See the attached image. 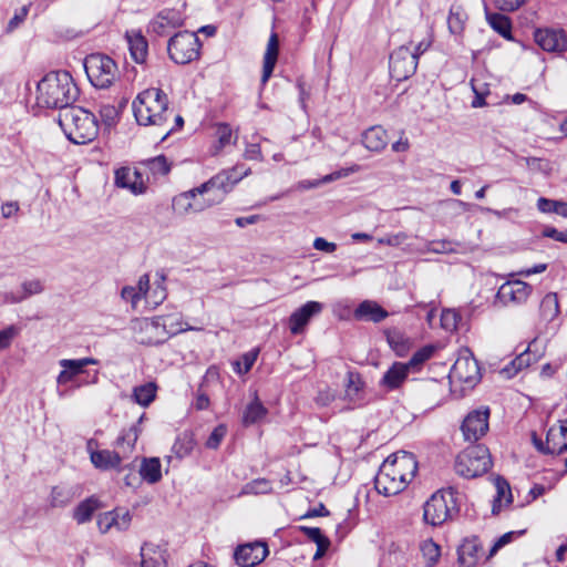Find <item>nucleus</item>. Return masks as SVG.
I'll use <instances>...</instances> for the list:
<instances>
[{
  "instance_id": "f257e3e1",
  "label": "nucleus",
  "mask_w": 567,
  "mask_h": 567,
  "mask_svg": "<svg viewBox=\"0 0 567 567\" xmlns=\"http://www.w3.org/2000/svg\"><path fill=\"white\" fill-rule=\"evenodd\" d=\"M80 90L72 73H44L35 81V107L62 111L76 102Z\"/></svg>"
},
{
  "instance_id": "f03ea898",
  "label": "nucleus",
  "mask_w": 567,
  "mask_h": 567,
  "mask_svg": "<svg viewBox=\"0 0 567 567\" xmlns=\"http://www.w3.org/2000/svg\"><path fill=\"white\" fill-rule=\"evenodd\" d=\"M56 122L73 144H87L99 134L95 115L74 103L58 113Z\"/></svg>"
},
{
  "instance_id": "7ed1b4c3",
  "label": "nucleus",
  "mask_w": 567,
  "mask_h": 567,
  "mask_svg": "<svg viewBox=\"0 0 567 567\" xmlns=\"http://www.w3.org/2000/svg\"><path fill=\"white\" fill-rule=\"evenodd\" d=\"M134 116L140 125L164 127L173 114L168 110V97L158 87H150L141 92L133 102Z\"/></svg>"
},
{
  "instance_id": "20e7f679",
  "label": "nucleus",
  "mask_w": 567,
  "mask_h": 567,
  "mask_svg": "<svg viewBox=\"0 0 567 567\" xmlns=\"http://www.w3.org/2000/svg\"><path fill=\"white\" fill-rule=\"evenodd\" d=\"M488 449L483 444L471 445L462 451L455 460V472L465 478H475L492 467Z\"/></svg>"
},
{
  "instance_id": "39448f33",
  "label": "nucleus",
  "mask_w": 567,
  "mask_h": 567,
  "mask_svg": "<svg viewBox=\"0 0 567 567\" xmlns=\"http://www.w3.org/2000/svg\"><path fill=\"white\" fill-rule=\"evenodd\" d=\"M182 322L171 315L157 316L152 320L145 319L141 323V331L146 337L141 338L140 342L147 346H158L164 343L172 336L185 331Z\"/></svg>"
},
{
  "instance_id": "423d86ee",
  "label": "nucleus",
  "mask_w": 567,
  "mask_h": 567,
  "mask_svg": "<svg viewBox=\"0 0 567 567\" xmlns=\"http://www.w3.org/2000/svg\"><path fill=\"white\" fill-rule=\"evenodd\" d=\"M456 494L453 491L436 492L423 506V518L426 524L437 526L458 514Z\"/></svg>"
},
{
  "instance_id": "0eeeda50",
  "label": "nucleus",
  "mask_w": 567,
  "mask_h": 567,
  "mask_svg": "<svg viewBox=\"0 0 567 567\" xmlns=\"http://www.w3.org/2000/svg\"><path fill=\"white\" fill-rule=\"evenodd\" d=\"M202 43L195 32L182 31L173 35L167 43L169 58L176 64H187L199 56Z\"/></svg>"
},
{
  "instance_id": "6e6552de",
  "label": "nucleus",
  "mask_w": 567,
  "mask_h": 567,
  "mask_svg": "<svg viewBox=\"0 0 567 567\" xmlns=\"http://www.w3.org/2000/svg\"><path fill=\"white\" fill-rule=\"evenodd\" d=\"M243 167L244 164H236L229 169H223L210 177L207 182L196 187V190L202 196L208 194L210 190H216L217 194H215V196H223L224 199L225 196L233 190L236 184L251 173L250 168H246L240 174H236L237 171Z\"/></svg>"
},
{
  "instance_id": "1a4fd4ad",
  "label": "nucleus",
  "mask_w": 567,
  "mask_h": 567,
  "mask_svg": "<svg viewBox=\"0 0 567 567\" xmlns=\"http://www.w3.org/2000/svg\"><path fill=\"white\" fill-rule=\"evenodd\" d=\"M374 487L379 494L391 496L399 494L406 486L400 478L398 471L394 468L393 462H390L386 458L374 477Z\"/></svg>"
},
{
  "instance_id": "9d476101",
  "label": "nucleus",
  "mask_w": 567,
  "mask_h": 567,
  "mask_svg": "<svg viewBox=\"0 0 567 567\" xmlns=\"http://www.w3.org/2000/svg\"><path fill=\"white\" fill-rule=\"evenodd\" d=\"M489 410H474L464 419L461 430L464 439L470 442L478 441L488 430Z\"/></svg>"
},
{
  "instance_id": "9b49d317",
  "label": "nucleus",
  "mask_w": 567,
  "mask_h": 567,
  "mask_svg": "<svg viewBox=\"0 0 567 567\" xmlns=\"http://www.w3.org/2000/svg\"><path fill=\"white\" fill-rule=\"evenodd\" d=\"M532 292V286L520 281H507L503 284L497 293H496V302H501L504 306L507 305H520L527 300Z\"/></svg>"
},
{
  "instance_id": "f8f14e48",
  "label": "nucleus",
  "mask_w": 567,
  "mask_h": 567,
  "mask_svg": "<svg viewBox=\"0 0 567 567\" xmlns=\"http://www.w3.org/2000/svg\"><path fill=\"white\" fill-rule=\"evenodd\" d=\"M269 550L265 543L255 542L240 545L234 553V558L240 567H255L265 560Z\"/></svg>"
},
{
  "instance_id": "ddd939ff",
  "label": "nucleus",
  "mask_w": 567,
  "mask_h": 567,
  "mask_svg": "<svg viewBox=\"0 0 567 567\" xmlns=\"http://www.w3.org/2000/svg\"><path fill=\"white\" fill-rule=\"evenodd\" d=\"M323 305L318 301H308L295 310L289 317V329L292 334H299L312 317L319 315Z\"/></svg>"
},
{
  "instance_id": "4468645a",
  "label": "nucleus",
  "mask_w": 567,
  "mask_h": 567,
  "mask_svg": "<svg viewBox=\"0 0 567 567\" xmlns=\"http://www.w3.org/2000/svg\"><path fill=\"white\" fill-rule=\"evenodd\" d=\"M184 14L178 9H164L150 23V29L157 35H166L171 29L182 27Z\"/></svg>"
},
{
  "instance_id": "2eb2a0df",
  "label": "nucleus",
  "mask_w": 567,
  "mask_h": 567,
  "mask_svg": "<svg viewBox=\"0 0 567 567\" xmlns=\"http://www.w3.org/2000/svg\"><path fill=\"white\" fill-rule=\"evenodd\" d=\"M535 42L548 52H561L567 47V37L563 30L538 29L535 32Z\"/></svg>"
},
{
  "instance_id": "dca6fc26",
  "label": "nucleus",
  "mask_w": 567,
  "mask_h": 567,
  "mask_svg": "<svg viewBox=\"0 0 567 567\" xmlns=\"http://www.w3.org/2000/svg\"><path fill=\"white\" fill-rule=\"evenodd\" d=\"M114 182L117 187L126 188L134 195L145 193L146 185L143 181L142 174L128 167H120L115 171Z\"/></svg>"
},
{
  "instance_id": "f3484780",
  "label": "nucleus",
  "mask_w": 567,
  "mask_h": 567,
  "mask_svg": "<svg viewBox=\"0 0 567 567\" xmlns=\"http://www.w3.org/2000/svg\"><path fill=\"white\" fill-rule=\"evenodd\" d=\"M393 462L394 468L398 471L400 478L405 486L413 480L417 471V462L412 453L400 451L388 457Z\"/></svg>"
},
{
  "instance_id": "a211bd4d",
  "label": "nucleus",
  "mask_w": 567,
  "mask_h": 567,
  "mask_svg": "<svg viewBox=\"0 0 567 567\" xmlns=\"http://www.w3.org/2000/svg\"><path fill=\"white\" fill-rule=\"evenodd\" d=\"M97 361L93 358H82V359H62L59 361V364L63 368V370L59 373L56 378L58 384H66L73 380L74 377L81 374L84 371V368L90 364H96Z\"/></svg>"
},
{
  "instance_id": "6ab92c4d",
  "label": "nucleus",
  "mask_w": 567,
  "mask_h": 567,
  "mask_svg": "<svg viewBox=\"0 0 567 567\" xmlns=\"http://www.w3.org/2000/svg\"><path fill=\"white\" fill-rule=\"evenodd\" d=\"M417 53L409 47L402 45L394 50L389 60L391 71H416Z\"/></svg>"
},
{
  "instance_id": "aec40b11",
  "label": "nucleus",
  "mask_w": 567,
  "mask_h": 567,
  "mask_svg": "<svg viewBox=\"0 0 567 567\" xmlns=\"http://www.w3.org/2000/svg\"><path fill=\"white\" fill-rule=\"evenodd\" d=\"M353 317L360 321L379 323L389 317V312L374 300H363L354 309Z\"/></svg>"
},
{
  "instance_id": "412c9836",
  "label": "nucleus",
  "mask_w": 567,
  "mask_h": 567,
  "mask_svg": "<svg viewBox=\"0 0 567 567\" xmlns=\"http://www.w3.org/2000/svg\"><path fill=\"white\" fill-rule=\"evenodd\" d=\"M115 451L110 450H99L91 452V462L92 464L100 470L107 471L111 468H116L122 460L127 455L123 454V449H117L115 446Z\"/></svg>"
},
{
  "instance_id": "4be33fe9",
  "label": "nucleus",
  "mask_w": 567,
  "mask_h": 567,
  "mask_svg": "<svg viewBox=\"0 0 567 567\" xmlns=\"http://www.w3.org/2000/svg\"><path fill=\"white\" fill-rule=\"evenodd\" d=\"M410 371L408 365L403 362H394L383 374L380 380V386L386 389L388 391H393L399 389L403 382L406 380Z\"/></svg>"
},
{
  "instance_id": "5701e85b",
  "label": "nucleus",
  "mask_w": 567,
  "mask_h": 567,
  "mask_svg": "<svg viewBox=\"0 0 567 567\" xmlns=\"http://www.w3.org/2000/svg\"><path fill=\"white\" fill-rule=\"evenodd\" d=\"M482 551V544L478 537L465 538L457 549L458 563L464 567H473Z\"/></svg>"
},
{
  "instance_id": "b1692460",
  "label": "nucleus",
  "mask_w": 567,
  "mask_h": 567,
  "mask_svg": "<svg viewBox=\"0 0 567 567\" xmlns=\"http://www.w3.org/2000/svg\"><path fill=\"white\" fill-rule=\"evenodd\" d=\"M362 144L371 152H381L388 145L386 131L380 125L368 128L362 134Z\"/></svg>"
},
{
  "instance_id": "393cba45",
  "label": "nucleus",
  "mask_w": 567,
  "mask_h": 567,
  "mask_svg": "<svg viewBox=\"0 0 567 567\" xmlns=\"http://www.w3.org/2000/svg\"><path fill=\"white\" fill-rule=\"evenodd\" d=\"M546 440L553 455H560L567 452V421L560 422L559 427H550L547 431Z\"/></svg>"
},
{
  "instance_id": "a878e982",
  "label": "nucleus",
  "mask_w": 567,
  "mask_h": 567,
  "mask_svg": "<svg viewBox=\"0 0 567 567\" xmlns=\"http://www.w3.org/2000/svg\"><path fill=\"white\" fill-rule=\"evenodd\" d=\"M142 567H166L165 551L156 545L145 544L141 549Z\"/></svg>"
},
{
  "instance_id": "bb28decb",
  "label": "nucleus",
  "mask_w": 567,
  "mask_h": 567,
  "mask_svg": "<svg viewBox=\"0 0 567 567\" xmlns=\"http://www.w3.org/2000/svg\"><path fill=\"white\" fill-rule=\"evenodd\" d=\"M130 520V513L125 511L123 513V522H118V511L115 509L100 515L97 518V526L102 533L109 532L113 526L120 530H124L128 527Z\"/></svg>"
},
{
  "instance_id": "cd10ccee",
  "label": "nucleus",
  "mask_w": 567,
  "mask_h": 567,
  "mask_svg": "<svg viewBox=\"0 0 567 567\" xmlns=\"http://www.w3.org/2000/svg\"><path fill=\"white\" fill-rule=\"evenodd\" d=\"M140 477L150 484H155L162 478V465L158 457H144L140 466Z\"/></svg>"
},
{
  "instance_id": "c85d7f7f",
  "label": "nucleus",
  "mask_w": 567,
  "mask_h": 567,
  "mask_svg": "<svg viewBox=\"0 0 567 567\" xmlns=\"http://www.w3.org/2000/svg\"><path fill=\"white\" fill-rule=\"evenodd\" d=\"M84 71H112L117 69L113 59L102 53H92L83 61Z\"/></svg>"
},
{
  "instance_id": "c756f323",
  "label": "nucleus",
  "mask_w": 567,
  "mask_h": 567,
  "mask_svg": "<svg viewBox=\"0 0 567 567\" xmlns=\"http://www.w3.org/2000/svg\"><path fill=\"white\" fill-rule=\"evenodd\" d=\"M559 315L558 296L555 292L547 293L539 306L540 319L547 323L554 322Z\"/></svg>"
},
{
  "instance_id": "7c9ffc66",
  "label": "nucleus",
  "mask_w": 567,
  "mask_h": 567,
  "mask_svg": "<svg viewBox=\"0 0 567 567\" xmlns=\"http://www.w3.org/2000/svg\"><path fill=\"white\" fill-rule=\"evenodd\" d=\"M128 49L136 63H143L147 55V41L141 33L127 34Z\"/></svg>"
},
{
  "instance_id": "2f4dec72",
  "label": "nucleus",
  "mask_w": 567,
  "mask_h": 567,
  "mask_svg": "<svg viewBox=\"0 0 567 567\" xmlns=\"http://www.w3.org/2000/svg\"><path fill=\"white\" fill-rule=\"evenodd\" d=\"M195 445L196 442L194 439V434L189 431H184L177 436L172 447V452L174 453L176 458L182 460L192 453Z\"/></svg>"
},
{
  "instance_id": "473e14b6",
  "label": "nucleus",
  "mask_w": 567,
  "mask_h": 567,
  "mask_svg": "<svg viewBox=\"0 0 567 567\" xmlns=\"http://www.w3.org/2000/svg\"><path fill=\"white\" fill-rule=\"evenodd\" d=\"M100 507L99 499L91 496L81 502L73 511V518L78 524H84L92 519L94 512Z\"/></svg>"
},
{
  "instance_id": "72a5a7b5",
  "label": "nucleus",
  "mask_w": 567,
  "mask_h": 567,
  "mask_svg": "<svg viewBox=\"0 0 567 567\" xmlns=\"http://www.w3.org/2000/svg\"><path fill=\"white\" fill-rule=\"evenodd\" d=\"M141 424L134 423L127 431H124L116 440L115 446L123 449V454L128 455L135 447L141 433Z\"/></svg>"
},
{
  "instance_id": "f704fd0d",
  "label": "nucleus",
  "mask_w": 567,
  "mask_h": 567,
  "mask_svg": "<svg viewBox=\"0 0 567 567\" xmlns=\"http://www.w3.org/2000/svg\"><path fill=\"white\" fill-rule=\"evenodd\" d=\"M486 19L495 32L507 40L512 39V23L508 17L502 13H487Z\"/></svg>"
},
{
  "instance_id": "c9c22d12",
  "label": "nucleus",
  "mask_w": 567,
  "mask_h": 567,
  "mask_svg": "<svg viewBox=\"0 0 567 567\" xmlns=\"http://www.w3.org/2000/svg\"><path fill=\"white\" fill-rule=\"evenodd\" d=\"M467 14L463 7L460 4H452L450 8V14L447 18V27L451 33L460 34L464 30Z\"/></svg>"
},
{
  "instance_id": "e433bc0d",
  "label": "nucleus",
  "mask_w": 567,
  "mask_h": 567,
  "mask_svg": "<svg viewBox=\"0 0 567 567\" xmlns=\"http://www.w3.org/2000/svg\"><path fill=\"white\" fill-rule=\"evenodd\" d=\"M200 195L196 187L184 192L173 198V209L178 215H187L192 214V200L195 199L196 196Z\"/></svg>"
},
{
  "instance_id": "4c0bfd02",
  "label": "nucleus",
  "mask_w": 567,
  "mask_h": 567,
  "mask_svg": "<svg viewBox=\"0 0 567 567\" xmlns=\"http://www.w3.org/2000/svg\"><path fill=\"white\" fill-rule=\"evenodd\" d=\"M267 414V409L262 405V403L256 398L244 411L243 414V423L248 426L257 423L261 419H264Z\"/></svg>"
},
{
  "instance_id": "58836bf2",
  "label": "nucleus",
  "mask_w": 567,
  "mask_h": 567,
  "mask_svg": "<svg viewBox=\"0 0 567 567\" xmlns=\"http://www.w3.org/2000/svg\"><path fill=\"white\" fill-rule=\"evenodd\" d=\"M156 396V385L153 382L135 386L133 399L142 406H148Z\"/></svg>"
},
{
  "instance_id": "ea45409f",
  "label": "nucleus",
  "mask_w": 567,
  "mask_h": 567,
  "mask_svg": "<svg viewBox=\"0 0 567 567\" xmlns=\"http://www.w3.org/2000/svg\"><path fill=\"white\" fill-rule=\"evenodd\" d=\"M279 53V40L276 33H272L269 38L267 50L264 56L262 71H274Z\"/></svg>"
},
{
  "instance_id": "a19ab883",
  "label": "nucleus",
  "mask_w": 567,
  "mask_h": 567,
  "mask_svg": "<svg viewBox=\"0 0 567 567\" xmlns=\"http://www.w3.org/2000/svg\"><path fill=\"white\" fill-rule=\"evenodd\" d=\"M75 493L72 487L54 486L51 491L50 505L52 507H64L71 503Z\"/></svg>"
},
{
  "instance_id": "79ce46f5",
  "label": "nucleus",
  "mask_w": 567,
  "mask_h": 567,
  "mask_svg": "<svg viewBox=\"0 0 567 567\" xmlns=\"http://www.w3.org/2000/svg\"><path fill=\"white\" fill-rule=\"evenodd\" d=\"M386 340L391 349L399 357H404L410 349L409 339L398 330L389 331L386 333Z\"/></svg>"
},
{
  "instance_id": "37998d69",
  "label": "nucleus",
  "mask_w": 567,
  "mask_h": 567,
  "mask_svg": "<svg viewBox=\"0 0 567 567\" xmlns=\"http://www.w3.org/2000/svg\"><path fill=\"white\" fill-rule=\"evenodd\" d=\"M217 144L214 146V155H217L224 147L235 143L237 140V136L233 138V130L229 124L227 123H219L216 127L215 132Z\"/></svg>"
},
{
  "instance_id": "c03bdc74",
  "label": "nucleus",
  "mask_w": 567,
  "mask_h": 567,
  "mask_svg": "<svg viewBox=\"0 0 567 567\" xmlns=\"http://www.w3.org/2000/svg\"><path fill=\"white\" fill-rule=\"evenodd\" d=\"M537 208L542 213H555L561 217H567V203L563 200L539 197L537 200Z\"/></svg>"
},
{
  "instance_id": "a18cd8bd",
  "label": "nucleus",
  "mask_w": 567,
  "mask_h": 567,
  "mask_svg": "<svg viewBox=\"0 0 567 567\" xmlns=\"http://www.w3.org/2000/svg\"><path fill=\"white\" fill-rule=\"evenodd\" d=\"M495 484H496L497 495L493 501L492 513L494 515L499 513L501 502H502L503 497H506L507 504L512 503V493H511V487H509V484L507 483V481L505 478L498 476L496 478Z\"/></svg>"
},
{
  "instance_id": "49530a36",
  "label": "nucleus",
  "mask_w": 567,
  "mask_h": 567,
  "mask_svg": "<svg viewBox=\"0 0 567 567\" xmlns=\"http://www.w3.org/2000/svg\"><path fill=\"white\" fill-rule=\"evenodd\" d=\"M272 491V484L267 478H257L243 486L241 494L244 495H260L269 494Z\"/></svg>"
},
{
  "instance_id": "de8ad7c7",
  "label": "nucleus",
  "mask_w": 567,
  "mask_h": 567,
  "mask_svg": "<svg viewBox=\"0 0 567 567\" xmlns=\"http://www.w3.org/2000/svg\"><path fill=\"white\" fill-rule=\"evenodd\" d=\"M435 348L433 346H425L413 353L408 362H403L408 365L409 371H416L420 367L427 361L434 353Z\"/></svg>"
},
{
  "instance_id": "09e8293b",
  "label": "nucleus",
  "mask_w": 567,
  "mask_h": 567,
  "mask_svg": "<svg viewBox=\"0 0 567 567\" xmlns=\"http://www.w3.org/2000/svg\"><path fill=\"white\" fill-rule=\"evenodd\" d=\"M153 175H166L171 171V165L164 155L147 158L141 163Z\"/></svg>"
},
{
  "instance_id": "8fccbe9b",
  "label": "nucleus",
  "mask_w": 567,
  "mask_h": 567,
  "mask_svg": "<svg viewBox=\"0 0 567 567\" xmlns=\"http://www.w3.org/2000/svg\"><path fill=\"white\" fill-rule=\"evenodd\" d=\"M468 367L472 368L475 374L478 373V365L475 360H468V359H457L456 362L453 365V373L456 375L460 380H463L464 382H472L474 380V377L471 374H465L463 372V368Z\"/></svg>"
},
{
  "instance_id": "3c124183",
  "label": "nucleus",
  "mask_w": 567,
  "mask_h": 567,
  "mask_svg": "<svg viewBox=\"0 0 567 567\" xmlns=\"http://www.w3.org/2000/svg\"><path fill=\"white\" fill-rule=\"evenodd\" d=\"M90 83L99 89H109L115 81V73H84Z\"/></svg>"
},
{
  "instance_id": "603ef678",
  "label": "nucleus",
  "mask_w": 567,
  "mask_h": 567,
  "mask_svg": "<svg viewBox=\"0 0 567 567\" xmlns=\"http://www.w3.org/2000/svg\"><path fill=\"white\" fill-rule=\"evenodd\" d=\"M421 550L429 567L434 566L441 556L439 545H436L432 539L425 540L421 546Z\"/></svg>"
},
{
  "instance_id": "864d4df0",
  "label": "nucleus",
  "mask_w": 567,
  "mask_h": 567,
  "mask_svg": "<svg viewBox=\"0 0 567 567\" xmlns=\"http://www.w3.org/2000/svg\"><path fill=\"white\" fill-rule=\"evenodd\" d=\"M99 114L103 125L107 128L113 127L117 123L120 117L118 110L111 104L101 105Z\"/></svg>"
},
{
  "instance_id": "5fc2aeb1",
  "label": "nucleus",
  "mask_w": 567,
  "mask_h": 567,
  "mask_svg": "<svg viewBox=\"0 0 567 567\" xmlns=\"http://www.w3.org/2000/svg\"><path fill=\"white\" fill-rule=\"evenodd\" d=\"M461 320L460 313L454 309H445L441 315V326L446 331H454L457 329L458 321Z\"/></svg>"
},
{
  "instance_id": "6e6d98bb",
  "label": "nucleus",
  "mask_w": 567,
  "mask_h": 567,
  "mask_svg": "<svg viewBox=\"0 0 567 567\" xmlns=\"http://www.w3.org/2000/svg\"><path fill=\"white\" fill-rule=\"evenodd\" d=\"M257 359L256 352H247L243 354L241 359L234 362V370L238 374H245L250 371Z\"/></svg>"
},
{
  "instance_id": "4d7b16f0",
  "label": "nucleus",
  "mask_w": 567,
  "mask_h": 567,
  "mask_svg": "<svg viewBox=\"0 0 567 567\" xmlns=\"http://www.w3.org/2000/svg\"><path fill=\"white\" fill-rule=\"evenodd\" d=\"M223 202V196H214L208 198H197L192 200V212L193 213H200L212 206L218 205Z\"/></svg>"
},
{
  "instance_id": "13d9d810",
  "label": "nucleus",
  "mask_w": 567,
  "mask_h": 567,
  "mask_svg": "<svg viewBox=\"0 0 567 567\" xmlns=\"http://www.w3.org/2000/svg\"><path fill=\"white\" fill-rule=\"evenodd\" d=\"M44 290L43 284L39 279L25 280L21 284V291L25 299L39 295Z\"/></svg>"
},
{
  "instance_id": "bf43d9fd",
  "label": "nucleus",
  "mask_w": 567,
  "mask_h": 567,
  "mask_svg": "<svg viewBox=\"0 0 567 567\" xmlns=\"http://www.w3.org/2000/svg\"><path fill=\"white\" fill-rule=\"evenodd\" d=\"M524 161L526 166L534 172L548 174L551 171L550 163L547 159L538 157H524Z\"/></svg>"
},
{
  "instance_id": "052dcab7",
  "label": "nucleus",
  "mask_w": 567,
  "mask_h": 567,
  "mask_svg": "<svg viewBox=\"0 0 567 567\" xmlns=\"http://www.w3.org/2000/svg\"><path fill=\"white\" fill-rule=\"evenodd\" d=\"M227 433V427L224 424L216 426L206 441V447L216 450Z\"/></svg>"
},
{
  "instance_id": "680f3d73",
  "label": "nucleus",
  "mask_w": 567,
  "mask_h": 567,
  "mask_svg": "<svg viewBox=\"0 0 567 567\" xmlns=\"http://www.w3.org/2000/svg\"><path fill=\"white\" fill-rule=\"evenodd\" d=\"M477 82H478L477 79L471 80V85H472L473 92L475 93V97L472 101L473 107H482V106L486 105L485 95L488 93V91L485 90L486 84L483 83V86L478 87Z\"/></svg>"
},
{
  "instance_id": "e2e57ef3",
  "label": "nucleus",
  "mask_w": 567,
  "mask_h": 567,
  "mask_svg": "<svg viewBox=\"0 0 567 567\" xmlns=\"http://www.w3.org/2000/svg\"><path fill=\"white\" fill-rule=\"evenodd\" d=\"M19 328L11 324L0 331V350L7 349L14 337L19 334Z\"/></svg>"
},
{
  "instance_id": "0e129e2a",
  "label": "nucleus",
  "mask_w": 567,
  "mask_h": 567,
  "mask_svg": "<svg viewBox=\"0 0 567 567\" xmlns=\"http://www.w3.org/2000/svg\"><path fill=\"white\" fill-rule=\"evenodd\" d=\"M524 532H508L502 535L489 550V557L494 556L502 547L509 544L516 536L522 535Z\"/></svg>"
},
{
  "instance_id": "69168bd1",
  "label": "nucleus",
  "mask_w": 567,
  "mask_h": 567,
  "mask_svg": "<svg viewBox=\"0 0 567 567\" xmlns=\"http://www.w3.org/2000/svg\"><path fill=\"white\" fill-rule=\"evenodd\" d=\"M429 251L435 254H447L454 250L453 243L450 240H433L427 245Z\"/></svg>"
},
{
  "instance_id": "338daca9",
  "label": "nucleus",
  "mask_w": 567,
  "mask_h": 567,
  "mask_svg": "<svg viewBox=\"0 0 567 567\" xmlns=\"http://www.w3.org/2000/svg\"><path fill=\"white\" fill-rule=\"evenodd\" d=\"M121 296L125 301L131 302L133 308H135L137 302L143 298L134 286H125L121 291Z\"/></svg>"
},
{
  "instance_id": "774afa93",
  "label": "nucleus",
  "mask_w": 567,
  "mask_h": 567,
  "mask_svg": "<svg viewBox=\"0 0 567 567\" xmlns=\"http://www.w3.org/2000/svg\"><path fill=\"white\" fill-rule=\"evenodd\" d=\"M300 532H302L311 542L319 544L326 539H328V537H326L321 529L318 528V527H308V526H299L298 527Z\"/></svg>"
}]
</instances>
